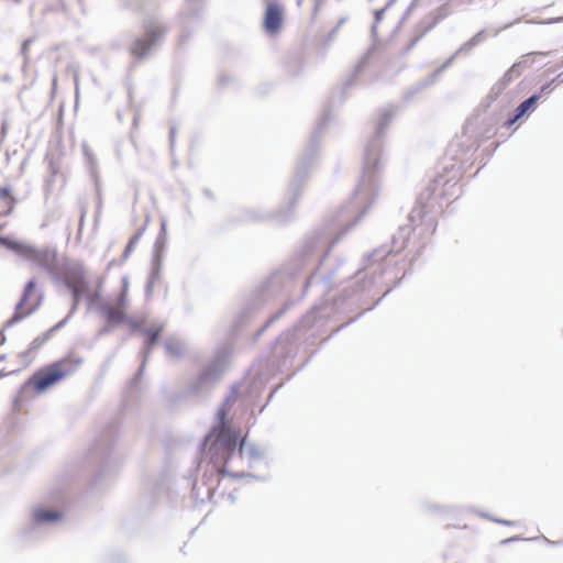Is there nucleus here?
I'll list each match as a JSON object with an SVG mask.
<instances>
[{
  "instance_id": "1",
  "label": "nucleus",
  "mask_w": 563,
  "mask_h": 563,
  "mask_svg": "<svg viewBox=\"0 0 563 563\" xmlns=\"http://www.w3.org/2000/svg\"><path fill=\"white\" fill-rule=\"evenodd\" d=\"M82 364V358L69 354L58 361L47 364L27 379L25 386L36 394H43L63 379L74 374Z\"/></svg>"
},
{
  "instance_id": "2",
  "label": "nucleus",
  "mask_w": 563,
  "mask_h": 563,
  "mask_svg": "<svg viewBox=\"0 0 563 563\" xmlns=\"http://www.w3.org/2000/svg\"><path fill=\"white\" fill-rule=\"evenodd\" d=\"M10 247L25 260L38 267L55 274L57 271V253L53 249H36L29 244L11 243Z\"/></svg>"
},
{
  "instance_id": "3",
  "label": "nucleus",
  "mask_w": 563,
  "mask_h": 563,
  "mask_svg": "<svg viewBox=\"0 0 563 563\" xmlns=\"http://www.w3.org/2000/svg\"><path fill=\"white\" fill-rule=\"evenodd\" d=\"M43 301V294L37 283L31 279L26 283L22 296L15 306L12 318L8 321V325H12L22 319L29 317L38 309Z\"/></svg>"
},
{
  "instance_id": "4",
  "label": "nucleus",
  "mask_w": 563,
  "mask_h": 563,
  "mask_svg": "<svg viewBox=\"0 0 563 563\" xmlns=\"http://www.w3.org/2000/svg\"><path fill=\"white\" fill-rule=\"evenodd\" d=\"M66 287L73 292L74 302L77 305L82 295L88 291V282L82 265L74 264L68 266L63 274Z\"/></svg>"
},
{
  "instance_id": "5",
  "label": "nucleus",
  "mask_w": 563,
  "mask_h": 563,
  "mask_svg": "<svg viewBox=\"0 0 563 563\" xmlns=\"http://www.w3.org/2000/svg\"><path fill=\"white\" fill-rule=\"evenodd\" d=\"M128 305V282L123 280L120 294L101 306V311L110 324H120L125 320Z\"/></svg>"
},
{
  "instance_id": "6",
  "label": "nucleus",
  "mask_w": 563,
  "mask_h": 563,
  "mask_svg": "<svg viewBox=\"0 0 563 563\" xmlns=\"http://www.w3.org/2000/svg\"><path fill=\"white\" fill-rule=\"evenodd\" d=\"M165 29L158 24H147L145 34L141 38H136L130 46V53L137 59L143 58L164 35Z\"/></svg>"
},
{
  "instance_id": "7",
  "label": "nucleus",
  "mask_w": 563,
  "mask_h": 563,
  "mask_svg": "<svg viewBox=\"0 0 563 563\" xmlns=\"http://www.w3.org/2000/svg\"><path fill=\"white\" fill-rule=\"evenodd\" d=\"M284 9L278 3H268L265 9L263 27L266 33L276 35L283 26Z\"/></svg>"
},
{
  "instance_id": "8",
  "label": "nucleus",
  "mask_w": 563,
  "mask_h": 563,
  "mask_svg": "<svg viewBox=\"0 0 563 563\" xmlns=\"http://www.w3.org/2000/svg\"><path fill=\"white\" fill-rule=\"evenodd\" d=\"M240 439V433L234 430H227L222 427L220 433L218 434V440L221 445L228 451H233L238 446Z\"/></svg>"
},
{
  "instance_id": "9",
  "label": "nucleus",
  "mask_w": 563,
  "mask_h": 563,
  "mask_svg": "<svg viewBox=\"0 0 563 563\" xmlns=\"http://www.w3.org/2000/svg\"><path fill=\"white\" fill-rule=\"evenodd\" d=\"M33 518L36 522L43 523L58 520L60 518V514L57 511L41 508L34 511Z\"/></svg>"
},
{
  "instance_id": "10",
  "label": "nucleus",
  "mask_w": 563,
  "mask_h": 563,
  "mask_svg": "<svg viewBox=\"0 0 563 563\" xmlns=\"http://www.w3.org/2000/svg\"><path fill=\"white\" fill-rule=\"evenodd\" d=\"M538 97L532 96L529 99L525 100L522 103H520L517 109L516 113L512 119L509 120L508 124H514L519 118H521L530 108L531 106L537 101Z\"/></svg>"
},
{
  "instance_id": "11",
  "label": "nucleus",
  "mask_w": 563,
  "mask_h": 563,
  "mask_svg": "<svg viewBox=\"0 0 563 563\" xmlns=\"http://www.w3.org/2000/svg\"><path fill=\"white\" fill-rule=\"evenodd\" d=\"M144 228H140L130 239L129 243L126 244L122 257L126 260L130 254L133 252L134 247L136 246L137 242L140 241L141 236L143 235Z\"/></svg>"
},
{
  "instance_id": "12",
  "label": "nucleus",
  "mask_w": 563,
  "mask_h": 563,
  "mask_svg": "<svg viewBox=\"0 0 563 563\" xmlns=\"http://www.w3.org/2000/svg\"><path fill=\"white\" fill-rule=\"evenodd\" d=\"M30 44H31V40H25L22 44V53L24 56L27 55Z\"/></svg>"
},
{
  "instance_id": "13",
  "label": "nucleus",
  "mask_w": 563,
  "mask_h": 563,
  "mask_svg": "<svg viewBox=\"0 0 563 563\" xmlns=\"http://www.w3.org/2000/svg\"><path fill=\"white\" fill-rule=\"evenodd\" d=\"M385 9L377 10L375 12V21L376 23L380 22L384 15Z\"/></svg>"
},
{
  "instance_id": "14",
  "label": "nucleus",
  "mask_w": 563,
  "mask_h": 563,
  "mask_svg": "<svg viewBox=\"0 0 563 563\" xmlns=\"http://www.w3.org/2000/svg\"><path fill=\"white\" fill-rule=\"evenodd\" d=\"M158 336V330L148 333L150 344H153Z\"/></svg>"
},
{
  "instance_id": "15",
  "label": "nucleus",
  "mask_w": 563,
  "mask_h": 563,
  "mask_svg": "<svg viewBox=\"0 0 563 563\" xmlns=\"http://www.w3.org/2000/svg\"><path fill=\"white\" fill-rule=\"evenodd\" d=\"M218 416H219L220 422L223 424L224 420H225V417H227L225 410L224 409H220L219 412H218Z\"/></svg>"
},
{
  "instance_id": "16",
  "label": "nucleus",
  "mask_w": 563,
  "mask_h": 563,
  "mask_svg": "<svg viewBox=\"0 0 563 563\" xmlns=\"http://www.w3.org/2000/svg\"><path fill=\"white\" fill-rule=\"evenodd\" d=\"M10 196V190L8 188H0V197L7 198Z\"/></svg>"
},
{
  "instance_id": "17",
  "label": "nucleus",
  "mask_w": 563,
  "mask_h": 563,
  "mask_svg": "<svg viewBox=\"0 0 563 563\" xmlns=\"http://www.w3.org/2000/svg\"><path fill=\"white\" fill-rule=\"evenodd\" d=\"M243 445H244V439H242L239 443V451L240 453H242V450H243Z\"/></svg>"
},
{
  "instance_id": "18",
  "label": "nucleus",
  "mask_w": 563,
  "mask_h": 563,
  "mask_svg": "<svg viewBox=\"0 0 563 563\" xmlns=\"http://www.w3.org/2000/svg\"><path fill=\"white\" fill-rule=\"evenodd\" d=\"M0 242H1L2 244H7V241H5V239H3V238H0Z\"/></svg>"
}]
</instances>
